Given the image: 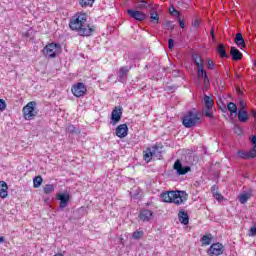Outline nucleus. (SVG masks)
Masks as SVG:
<instances>
[{
    "mask_svg": "<svg viewBox=\"0 0 256 256\" xmlns=\"http://www.w3.org/2000/svg\"><path fill=\"white\" fill-rule=\"evenodd\" d=\"M72 31H78V35L82 37H89L95 33V26H90L87 23V14H76L69 24Z\"/></svg>",
    "mask_w": 256,
    "mask_h": 256,
    "instance_id": "1",
    "label": "nucleus"
},
{
    "mask_svg": "<svg viewBox=\"0 0 256 256\" xmlns=\"http://www.w3.org/2000/svg\"><path fill=\"white\" fill-rule=\"evenodd\" d=\"M161 199L164 203H175L181 205L189 199V195L185 191H169L161 194Z\"/></svg>",
    "mask_w": 256,
    "mask_h": 256,
    "instance_id": "2",
    "label": "nucleus"
},
{
    "mask_svg": "<svg viewBox=\"0 0 256 256\" xmlns=\"http://www.w3.org/2000/svg\"><path fill=\"white\" fill-rule=\"evenodd\" d=\"M199 123H201V118L195 111H189L182 118V125H184L186 129H191V127H195L196 125H199Z\"/></svg>",
    "mask_w": 256,
    "mask_h": 256,
    "instance_id": "3",
    "label": "nucleus"
},
{
    "mask_svg": "<svg viewBox=\"0 0 256 256\" xmlns=\"http://www.w3.org/2000/svg\"><path fill=\"white\" fill-rule=\"evenodd\" d=\"M61 53V45L57 43L47 44L43 49V55L51 59L57 57Z\"/></svg>",
    "mask_w": 256,
    "mask_h": 256,
    "instance_id": "4",
    "label": "nucleus"
},
{
    "mask_svg": "<svg viewBox=\"0 0 256 256\" xmlns=\"http://www.w3.org/2000/svg\"><path fill=\"white\" fill-rule=\"evenodd\" d=\"M36 105L37 102L31 101L23 107L22 111L24 119H26V121H31L32 119H35V117H37V108H35Z\"/></svg>",
    "mask_w": 256,
    "mask_h": 256,
    "instance_id": "5",
    "label": "nucleus"
},
{
    "mask_svg": "<svg viewBox=\"0 0 256 256\" xmlns=\"http://www.w3.org/2000/svg\"><path fill=\"white\" fill-rule=\"evenodd\" d=\"M157 153H161V150H159L158 146H153L152 150L151 148H147L143 151V158L146 163H149L153 157H157Z\"/></svg>",
    "mask_w": 256,
    "mask_h": 256,
    "instance_id": "6",
    "label": "nucleus"
},
{
    "mask_svg": "<svg viewBox=\"0 0 256 256\" xmlns=\"http://www.w3.org/2000/svg\"><path fill=\"white\" fill-rule=\"evenodd\" d=\"M237 155H238V157H240V159H245L246 161L255 159L256 158V146H254L249 151L238 150Z\"/></svg>",
    "mask_w": 256,
    "mask_h": 256,
    "instance_id": "7",
    "label": "nucleus"
},
{
    "mask_svg": "<svg viewBox=\"0 0 256 256\" xmlns=\"http://www.w3.org/2000/svg\"><path fill=\"white\" fill-rule=\"evenodd\" d=\"M127 13L129 17L135 19V21H145V19H147V14H145L141 10L128 9Z\"/></svg>",
    "mask_w": 256,
    "mask_h": 256,
    "instance_id": "8",
    "label": "nucleus"
},
{
    "mask_svg": "<svg viewBox=\"0 0 256 256\" xmlns=\"http://www.w3.org/2000/svg\"><path fill=\"white\" fill-rule=\"evenodd\" d=\"M72 93L74 97H83L87 93V88L82 82L77 83L72 87Z\"/></svg>",
    "mask_w": 256,
    "mask_h": 256,
    "instance_id": "9",
    "label": "nucleus"
},
{
    "mask_svg": "<svg viewBox=\"0 0 256 256\" xmlns=\"http://www.w3.org/2000/svg\"><path fill=\"white\" fill-rule=\"evenodd\" d=\"M208 255L210 256L223 255V244L219 242L212 244L208 250Z\"/></svg>",
    "mask_w": 256,
    "mask_h": 256,
    "instance_id": "10",
    "label": "nucleus"
},
{
    "mask_svg": "<svg viewBox=\"0 0 256 256\" xmlns=\"http://www.w3.org/2000/svg\"><path fill=\"white\" fill-rule=\"evenodd\" d=\"M123 116V108L121 106L115 107L111 114L112 125H117L119 121H121V117Z\"/></svg>",
    "mask_w": 256,
    "mask_h": 256,
    "instance_id": "11",
    "label": "nucleus"
},
{
    "mask_svg": "<svg viewBox=\"0 0 256 256\" xmlns=\"http://www.w3.org/2000/svg\"><path fill=\"white\" fill-rule=\"evenodd\" d=\"M159 5L154 4L150 9V23L154 25H159V13L157 12V8Z\"/></svg>",
    "mask_w": 256,
    "mask_h": 256,
    "instance_id": "12",
    "label": "nucleus"
},
{
    "mask_svg": "<svg viewBox=\"0 0 256 256\" xmlns=\"http://www.w3.org/2000/svg\"><path fill=\"white\" fill-rule=\"evenodd\" d=\"M174 169H175V171H177L178 175H185V174L189 173V171H191V167H189V166L183 167V164H181V161H179V160H177L174 163Z\"/></svg>",
    "mask_w": 256,
    "mask_h": 256,
    "instance_id": "13",
    "label": "nucleus"
},
{
    "mask_svg": "<svg viewBox=\"0 0 256 256\" xmlns=\"http://www.w3.org/2000/svg\"><path fill=\"white\" fill-rule=\"evenodd\" d=\"M153 2L147 1V0H138L135 3V8L139 11H142V9H151V7H154Z\"/></svg>",
    "mask_w": 256,
    "mask_h": 256,
    "instance_id": "14",
    "label": "nucleus"
},
{
    "mask_svg": "<svg viewBox=\"0 0 256 256\" xmlns=\"http://www.w3.org/2000/svg\"><path fill=\"white\" fill-rule=\"evenodd\" d=\"M129 133V127H127V124H120L116 128V136L119 137L120 139L125 138L126 135Z\"/></svg>",
    "mask_w": 256,
    "mask_h": 256,
    "instance_id": "15",
    "label": "nucleus"
},
{
    "mask_svg": "<svg viewBox=\"0 0 256 256\" xmlns=\"http://www.w3.org/2000/svg\"><path fill=\"white\" fill-rule=\"evenodd\" d=\"M139 219H141V221H151V219H153V211L151 210L140 211Z\"/></svg>",
    "mask_w": 256,
    "mask_h": 256,
    "instance_id": "16",
    "label": "nucleus"
},
{
    "mask_svg": "<svg viewBox=\"0 0 256 256\" xmlns=\"http://www.w3.org/2000/svg\"><path fill=\"white\" fill-rule=\"evenodd\" d=\"M127 73H129V67L124 66L120 68L118 74V81H120V83H125V81L127 80Z\"/></svg>",
    "mask_w": 256,
    "mask_h": 256,
    "instance_id": "17",
    "label": "nucleus"
},
{
    "mask_svg": "<svg viewBox=\"0 0 256 256\" xmlns=\"http://www.w3.org/2000/svg\"><path fill=\"white\" fill-rule=\"evenodd\" d=\"M230 55L234 61H240V59H243V54L236 47L230 48Z\"/></svg>",
    "mask_w": 256,
    "mask_h": 256,
    "instance_id": "18",
    "label": "nucleus"
},
{
    "mask_svg": "<svg viewBox=\"0 0 256 256\" xmlns=\"http://www.w3.org/2000/svg\"><path fill=\"white\" fill-rule=\"evenodd\" d=\"M58 199L60 201V208L65 209L67 203H69L70 196L69 194H58Z\"/></svg>",
    "mask_w": 256,
    "mask_h": 256,
    "instance_id": "19",
    "label": "nucleus"
},
{
    "mask_svg": "<svg viewBox=\"0 0 256 256\" xmlns=\"http://www.w3.org/2000/svg\"><path fill=\"white\" fill-rule=\"evenodd\" d=\"M238 121H240V123H247V121H249L247 110H238Z\"/></svg>",
    "mask_w": 256,
    "mask_h": 256,
    "instance_id": "20",
    "label": "nucleus"
},
{
    "mask_svg": "<svg viewBox=\"0 0 256 256\" xmlns=\"http://www.w3.org/2000/svg\"><path fill=\"white\" fill-rule=\"evenodd\" d=\"M179 221L183 225H189V214L185 211H180L178 213Z\"/></svg>",
    "mask_w": 256,
    "mask_h": 256,
    "instance_id": "21",
    "label": "nucleus"
},
{
    "mask_svg": "<svg viewBox=\"0 0 256 256\" xmlns=\"http://www.w3.org/2000/svg\"><path fill=\"white\" fill-rule=\"evenodd\" d=\"M234 41H235L236 45H238V47H243V49H245V47H247V44H245V39H243V34H241V33L236 34Z\"/></svg>",
    "mask_w": 256,
    "mask_h": 256,
    "instance_id": "22",
    "label": "nucleus"
},
{
    "mask_svg": "<svg viewBox=\"0 0 256 256\" xmlns=\"http://www.w3.org/2000/svg\"><path fill=\"white\" fill-rule=\"evenodd\" d=\"M7 189H9L7 183L5 181H0V197L2 199H5V197H7Z\"/></svg>",
    "mask_w": 256,
    "mask_h": 256,
    "instance_id": "23",
    "label": "nucleus"
},
{
    "mask_svg": "<svg viewBox=\"0 0 256 256\" xmlns=\"http://www.w3.org/2000/svg\"><path fill=\"white\" fill-rule=\"evenodd\" d=\"M204 105L206 109H213V105H215V102H213V99L207 95L204 96Z\"/></svg>",
    "mask_w": 256,
    "mask_h": 256,
    "instance_id": "24",
    "label": "nucleus"
},
{
    "mask_svg": "<svg viewBox=\"0 0 256 256\" xmlns=\"http://www.w3.org/2000/svg\"><path fill=\"white\" fill-rule=\"evenodd\" d=\"M193 60L196 67H198V69L203 68V59H201L199 55L197 54L193 55Z\"/></svg>",
    "mask_w": 256,
    "mask_h": 256,
    "instance_id": "25",
    "label": "nucleus"
},
{
    "mask_svg": "<svg viewBox=\"0 0 256 256\" xmlns=\"http://www.w3.org/2000/svg\"><path fill=\"white\" fill-rule=\"evenodd\" d=\"M217 53L220 55V57H228L227 52L225 51V45L218 44Z\"/></svg>",
    "mask_w": 256,
    "mask_h": 256,
    "instance_id": "26",
    "label": "nucleus"
},
{
    "mask_svg": "<svg viewBox=\"0 0 256 256\" xmlns=\"http://www.w3.org/2000/svg\"><path fill=\"white\" fill-rule=\"evenodd\" d=\"M250 198H251V194L249 193H244L238 196V199L242 205H245V203L249 201Z\"/></svg>",
    "mask_w": 256,
    "mask_h": 256,
    "instance_id": "27",
    "label": "nucleus"
},
{
    "mask_svg": "<svg viewBox=\"0 0 256 256\" xmlns=\"http://www.w3.org/2000/svg\"><path fill=\"white\" fill-rule=\"evenodd\" d=\"M43 184V177L36 176L33 179L34 189H39V186Z\"/></svg>",
    "mask_w": 256,
    "mask_h": 256,
    "instance_id": "28",
    "label": "nucleus"
},
{
    "mask_svg": "<svg viewBox=\"0 0 256 256\" xmlns=\"http://www.w3.org/2000/svg\"><path fill=\"white\" fill-rule=\"evenodd\" d=\"M43 191H44L45 195H49L50 193H53V191H55V185L46 184L43 188Z\"/></svg>",
    "mask_w": 256,
    "mask_h": 256,
    "instance_id": "29",
    "label": "nucleus"
},
{
    "mask_svg": "<svg viewBox=\"0 0 256 256\" xmlns=\"http://www.w3.org/2000/svg\"><path fill=\"white\" fill-rule=\"evenodd\" d=\"M212 239H213V235L207 234L201 238V241H202L203 245H211Z\"/></svg>",
    "mask_w": 256,
    "mask_h": 256,
    "instance_id": "30",
    "label": "nucleus"
},
{
    "mask_svg": "<svg viewBox=\"0 0 256 256\" xmlns=\"http://www.w3.org/2000/svg\"><path fill=\"white\" fill-rule=\"evenodd\" d=\"M227 109L231 115H233V113H237V105L233 102L228 103Z\"/></svg>",
    "mask_w": 256,
    "mask_h": 256,
    "instance_id": "31",
    "label": "nucleus"
},
{
    "mask_svg": "<svg viewBox=\"0 0 256 256\" xmlns=\"http://www.w3.org/2000/svg\"><path fill=\"white\" fill-rule=\"evenodd\" d=\"M67 132L71 133L72 135H77L78 133H81V131H79L78 128L75 127L74 125H69L67 127Z\"/></svg>",
    "mask_w": 256,
    "mask_h": 256,
    "instance_id": "32",
    "label": "nucleus"
},
{
    "mask_svg": "<svg viewBox=\"0 0 256 256\" xmlns=\"http://www.w3.org/2000/svg\"><path fill=\"white\" fill-rule=\"evenodd\" d=\"M95 3V0H80L81 7H91Z\"/></svg>",
    "mask_w": 256,
    "mask_h": 256,
    "instance_id": "33",
    "label": "nucleus"
},
{
    "mask_svg": "<svg viewBox=\"0 0 256 256\" xmlns=\"http://www.w3.org/2000/svg\"><path fill=\"white\" fill-rule=\"evenodd\" d=\"M198 77L199 79L207 78V71H205L203 68H198Z\"/></svg>",
    "mask_w": 256,
    "mask_h": 256,
    "instance_id": "34",
    "label": "nucleus"
},
{
    "mask_svg": "<svg viewBox=\"0 0 256 256\" xmlns=\"http://www.w3.org/2000/svg\"><path fill=\"white\" fill-rule=\"evenodd\" d=\"M213 108H207L205 107V109L202 111L203 115H205L206 117H213Z\"/></svg>",
    "mask_w": 256,
    "mask_h": 256,
    "instance_id": "35",
    "label": "nucleus"
},
{
    "mask_svg": "<svg viewBox=\"0 0 256 256\" xmlns=\"http://www.w3.org/2000/svg\"><path fill=\"white\" fill-rule=\"evenodd\" d=\"M239 107H240L239 111H245V109H247V103L244 102L243 99H240L239 100Z\"/></svg>",
    "mask_w": 256,
    "mask_h": 256,
    "instance_id": "36",
    "label": "nucleus"
},
{
    "mask_svg": "<svg viewBox=\"0 0 256 256\" xmlns=\"http://www.w3.org/2000/svg\"><path fill=\"white\" fill-rule=\"evenodd\" d=\"M143 231H135L132 235L133 239H141L143 237Z\"/></svg>",
    "mask_w": 256,
    "mask_h": 256,
    "instance_id": "37",
    "label": "nucleus"
},
{
    "mask_svg": "<svg viewBox=\"0 0 256 256\" xmlns=\"http://www.w3.org/2000/svg\"><path fill=\"white\" fill-rule=\"evenodd\" d=\"M234 133H236V135H243V129H241V126L235 125L234 126Z\"/></svg>",
    "mask_w": 256,
    "mask_h": 256,
    "instance_id": "38",
    "label": "nucleus"
},
{
    "mask_svg": "<svg viewBox=\"0 0 256 256\" xmlns=\"http://www.w3.org/2000/svg\"><path fill=\"white\" fill-rule=\"evenodd\" d=\"M164 25L167 29H171V31H173V29H175V25H173L172 21H166V22H164Z\"/></svg>",
    "mask_w": 256,
    "mask_h": 256,
    "instance_id": "39",
    "label": "nucleus"
},
{
    "mask_svg": "<svg viewBox=\"0 0 256 256\" xmlns=\"http://www.w3.org/2000/svg\"><path fill=\"white\" fill-rule=\"evenodd\" d=\"M168 48L171 50L175 48V40H173V38L168 40Z\"/></svg>",
    "mask_w": 256,
    "mask_h": 256,
    "instance_id": "40",
    "label": "nucleus"
},
{
    "mask_svg": "<svg viewBox=\"0 0 256 256\" xmlns=\"http://www.w3.org/2000/svg\"><path fill=\"white\" fill-rule=\"evenodd\" d=\"M7 109V104L5 103V100L0 99V111H5Z\"/></svg>",
    "mask_w": 256,
    "mask_h": 256,
    "instance_id": "41",
    "label": "nucleus"
},
{
    "mask_svg": "<svg viewBox=\"0 0 256 256\" xmlns=\"http://www.w3.org/2000/svg\"><path fill=\"white\" fill-rule=\"evenodd\" d=\"M249 236L250 237H256V227L252 226L249 230Z\"/></svg>",
    "mask_w": 256,
    "mask_h": 256,
    "instance_id": "42",
    "label": "nucleus"
},
{
    "mask_svg": "<svg viewBox=\"0 0 256 256\" xmlns=\"http://www.w3.org/2000/svg\"><path fill=\"white\" fill-rule=\"evenodd\" d=\"M207 67L208 69H215V64L213 63V60L211 59L207 60Z\"/></svg>",
    "mask_w": 256,
    "mask_h": 256,
    "instance_id": "43",
    "label": "nucleus"
},
{
    "mask_svg": "<svg viewBox=\"0 0 256 256\" xmlns=\"http://www.w3.org/2000/svg\"><path fill=\"white\" fill-rule=\"evenodd\" d=\"M213 195H214L215 199H217V201H223V195H221V193L216 192Z\"/></svg>",
    "mask_w": 256,
    "mask_h": 256,
    "instance_id": "44",
    "label": "nucleus"
},
{
    "mask_svg": "<svg viewBox=\"0 0 256 256\" xmlns=\"http://www.w3.org/2000/svg\"><path fill=\"white\" fill-rule=\"evenodd\" d=\"M192 25H193V27H195V29H198L199 25H201V21L200 20H194Z\"/></svg>",
    "mask_w": 256,
    "mask_h": 256,
    "instance_id": "45",
    "label": "nucleus"
},
{
    "mask_svg": "<svg viewBox=\"0 0 256 256\" xmlns=\"http://www.w3.org/2000/svg\"><path fill=\"white\" fill-rule=\"evenodd\" d=\"M170 15H173V17H179V11H177V9H173Z\"/></svg>",
    "mask_w": 256,
    "mask_h": 256,
    "instance_id": "46",
    "label": "nucleus"
},
{
    "mask_svg": "<svg viewBox=\"0 0 256 256\" xmlns=\"http://www.w3.org/2000/svg\"><path fill=\"white\" fill-rule=\"evenodd\" d=\"M218 187L216 185H213L212 188H211V191L213 193V195H215L216 193H218Z\"/></svg>",
    "mask_w": 256,
    "mask_h": 256,
    "instance_id": "47",
    "label": "nucleus"
},
{
    "mask_svg": "<svg viewBox=\"0 0 256 256\" xmlns=\"http://www.w3.org/2000/svg\"><path fill=\"white\" fill-rule=\"evenodd\" d=\"M178 21H179V25H180L181 29H185V22H183V20H181V18H179Z\"/></svg>",
    "mask_w": 256,
    "mask_h": 256,
    "instance_id": "48",
    "label": "nucleus"
},
{
    "mask_svg": "<svg viewBox=\"0 0 256 256\" xmlns=\"http://www.w3.org/2000/svg\"><path fill=\"white\" fill-rule=\"evenodd\" d=\"M172 75H173L174 77H179V76L181 75V72H179V71H177V70H174V71L172 72Z\"/></svg>",
    "mask_w": 256,
    "mask_h": 256,
    "instance_id": "49",
    "label": "nucleus"
},
{
    "mask_svg": "<svg viewBox=\"0 0 256 256\" xmlns=\"http://www.w3.org/2000/svg\"><path fill=\"white\" fill-rule=\"evenodd\" d=\"M251 143H252V145H254V147H256V136L255 135H253L251 137Z\"/></svg>",
    "mask_w": 256,
    "mask_h": 256,
    "instance_id": "50",
    "label": "nucleus"
},
{
    "mask_svg": "<svg viewBox=\"0 0 256 256\" xmlns=\"http://www.w3.org/2000/svg\"><path fill=\"white\" fill-rule=\"evenodd\" d=\"M204 79V85L205 87H207L209 85V77L206 76V78H203Z\"/></svg>",
    "mask_w": 256,
    "mask_h": 256,
    "instance_id": "51",
    "label": "nucleus"
},
{
    "mask_svg": "<svg viewBox=\"0 0 256 256\" xmlns=\"http://www.w3.org/2000/svg\"><path fill=\"white\" fill-rule=\"evenodd\" d=\"M236 91H237L238 95H243V91H241V89L237 88Z\"/></svg>",
    "mask_w": 256,
    "mask_h": 256,
    "instance_id": "52",
    "label": "nucleus"
},
{
    "mask_svg": "<svg viewBox=\"0 0 256 256\" xmlns=\"http://www.w3.org/2000/svg\"><path fill=\"white\" fill-rule=\"evenodd\" d=\"M0 243H5V238L3 236H0Z\"/></svg>",
    "mask_w": 256,
    "mask_h": 256,
    "instance_id": "53",
    "label": "nucleus"
},
{
    "mask_svg": "<svg viewBox=\"0 0 256 256\" xmlns=\"http://www.w3.org/2000/svg\"><path fill=\"white\" fill-rule=\"evenodd\" d=\"M210 33H211L213 39H215V35H214V30L213 29L210 31Z\"/></svg>",
    "mask_w": 256,
    "mask_h": 256,
    "instance_id": "54",
    "label": "nucleus"
},
{
    "mask_svg": "<svg viewBox=\"0 0 256 256\" xmlns=\"http://www.w3.org/2000/svg\"><path fill=\"white\" fill-rule=\"evenodd\" d=\"M173 9H175V7H173V6L169 8L170 15H171V11H173Z\"/></svg>",
    "mask_w": 256,
    "mask_h": 256,
    "instance_id": "55",
    "label": "nucleus"
},
{
    "mask_svg": "<svg viewBox=\"0 0 256 256\" xmlns=\"http://www.w3.org/2000/svg\"><path fill=\"white\" fill-rule=\"evenodd\" d=\"M254 66L256 67V60H255V62H254Z\"/></svg>",
    "mask_w": 256,
    "mask_h": 256,
    "instance_id": "56",
    "label": "nucleus"
}]
</instances>
